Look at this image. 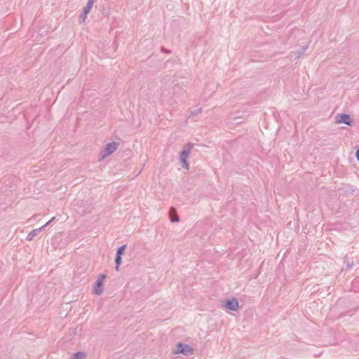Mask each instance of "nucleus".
Returning a JSON list of instances; mask_svg holds the SVG:
<instances>
[{
  "instance_id": "39448f33",
  "label": "nucleus",
  "mask_w": 359,
  "mask_h": 359,
  "mask_svg": "<svg viewBox=\"0 0 359 359\" xmlns=\"http://www.w3.org/2000/svg\"><path fill=\"white\" fill-rule=\"evenodd\" d=\"M194 144L189 142L183 146V149L180 153V158H187L190 154L191 149L194 147Z\"/></svg>"
},
{
  "instance_id": "aec40b11",
  "label": "nucleus",
  "mask_w": 359,
  "mask_h": 359,
  "mask_svg": "<svg viewBox=\"0 0 359 359\" xmlns=\"http://www.w3.org/2000/svg\"><path fill=\"white\" fill-rule=\"evenodd\" d=\"M44 228H45V226H43L39 228L38 229H40V232H41L44 229Z\"/></svg>"
},
{
  "instance_id": "20e7f679",
  "label": "nucleus",
  "mask_w": 359,
  "mask_h": 359,
  "mask_svg": "<svg viewBox=\"0 0 359 359\" xmlns=\"http://www.w3.org/2000/svg\"><path fill=\"white\" fill-rule=\"evenodd\" d=\"M336 123H344L348 126H351L352 123V120L351 116L346 114H339L336 116Z\"/></svg>"
},
{
  "instance_id": "9b49d317",
  "label": "nucleus",
  "mask_w": 359,
  "mask_h": 359,
  "mask_svg": "<svg viewBox=\"0 0 359 359\" xmlns=\"http://www.w3.org/2000/svg\"><path fill=\"white\" fill-rule=\"evenodd\" d=\"M86 354L84 352H76L72 359H84Z\"/></svg>"
},
{
  "instance_id": "1a4fd4ad",
  "label": "nucleus",
  "mask_w": 359,
  "mask_h": 359,
  "mask_svg": "<svg viewBox=\"0 0 359 359\" xmlns=\"http://www.w3.org/2000/svg\"><path fill=\"white\" fill-rule=\"evenodd\" d=\"M40 233V229H34L32 230L27 236V241H31L34 239L35 236H36Z\"/></svg>"
},
{
  "instance_id": "4468645a",
  "label": "nucleus",
  "mask_w": 359,
  "mask_h": 359,
  "mask_svg": "<svg viewBox=\"0 0 359 359\" xmlns=\"http://www.w3.org/2000/svg\"><path fill=\"white\" fill-rule=\"evenodd\" d=\"M182 163V167L185 169H189V163L187 161V158H180Z\"/></svg>"
},
{
  "instance_id": "ddd939ff",
  "label": "nucleus",
  "mask_w": 359,
  "mask_h": 359,
  "mask_svg": "<svg viewBox=\"0 0 359 359\" xmlns=\"http://www.w3.org/2000/svg\"><path fill=\"white\" fill-rule=\"evenodd\" d=\"M126 248V245H123L119 247L117 250L116 255L118 256H122L125 252Z\"/></svg>"
},
{
  "instance_id": "f8f14e48",
  "label": "nucleus",
  "mask_w": 359,
  "mask_h": 359,
  "mask_svg": "<svg viewBox=\"0 0 359 359\" xmlns=\"http://www.w3.org/2000/svg\"><path fill=\"white\" fill-rule=\"evenodd\" d=\"M121 262H122L121 256H118V255H116V258H115L116 266H115V269H116V271L119 270V266L121 265Z\"/></svg>"
},
{
  "instance_id": "f3484780",
  "label": "nucleus",
  "mask_w": 359,
  "mask_h": 359,
  "mask_svg": "<svg viewBox=\"0 0 359 359\" xmlns=\"http://www.w3.org/2000/svg\"><path fill=\"white\" fill-rule=\"evenodd\" d=\"M86 16L87 15H83V11L82 13L80 15V18L82 20V22H83L85 20V19L86 18Z\"/></svg>"
},
{
  "instance_id": "423d86ee",
  "label": "nucleus",
  "mask_w": 359,
  "mask_h": 359,
  "mask_svg": "<svg viewBox=\"0 0 359 359\" xmlns=\"http://www.w3.org/2000/svg\"><path fill=\"white\" fill-rule=\"evenodd\" d=\"M225 306L231 311H237L238 309V301L236 298L227 299L225 302Z\"/></svg>"
},
{
  "instance_id": "dca6fc26",
  "label": "nucleus",
  "mask_w": 359,
  "mask_h": 359,
  "mask_svg": "<svg viewBox=\"0 0 359 359\" xmlns=\"http://www.w3.org/2000/svg\"><path fill=\"white\" fill-rule=\"evenodd\" d=\"M55 217H53L50 220H49L48 222H46L43 226H45V227L48 226V225H50V224L53 221L55 220Z\"/></svg>"
},
{
  "instance_id": "6ab92c4d",
  "label": "nucleus",
  "mask_w": 359,
  "mask_h": 359,
  "mask_svg": "<svg viewBox=\"0 0 359 359\" xmlns=\"http://www.w3.org/2000/svg\"><path fill=\"white\" fill-rule=\"evenodd\" d=\"M356 157H357L358 161H359V148L358 149V150L356 151Z\"/></svg>"
},
{
  "instance_id": "7ed1b4c3",
  "label": "nucleus",
  "mask_w": 359,
  "mask_h": 359,
  "mask_svg": "<svg viewBox=\"0 0 359 359\" xmlns=\"http://www.w3.org/2000/svg\"><path fill=\"white\" fill-rule=\"evenodd\" d=\"M118 145L119 143L117 142H113L107 144L102 151V158H104L114 153L117 149Z\"/></svg>"
},
{
  "instance_id": "2eb2a0df",
  "label": "nucleus",
  "mask_w": 359,
  "mask_h": 359,
  "mask_svg": "<svg viewBox=\"0 0 359 359\" xmlns=\"http://www.w3.org/2000/svg\"><path fill=\"white\" fill-rule=\"evenodd\" d=\"M182 163V167L185 169H189V163L187 161V158H180Z\"/></svg>"
},
{
  "instance_id": "f03ea898",
  "label": "nucleus",
  "mask_w": 359,
  "mask_h": 359,
  "mask_svg": "<svg viewBox=\"0 0 359 359\" xmlns=\"http://www.w3.org/2000/svg\"><path fill=\"white\" fill-rule=\"evenodd\" d=\"M106 278L104 273L99 274L97 279L94 285V292L96 294L100 295L104 291L103 281Z\"/></svg>"
},
{
  "instance_id": "0eeeda50",
  "label": "nucleus",
  "mask_w": 359,
  "mask_h": 359,
  "mask_svg": "<svg viewBox=\"0 0 359 359\" xmlns=\"http://www.w3.org/2000/svg\"><path fill=\"white\" fill-rule=\"evenodd\" d=\"M170 219L172 222H177L180 221L179 216L174 208H171L169 212Z\"/></svg>"
},
{
  "instance_id": "6e6552de",
  "label": "nucleus",
  "mask_w": 359,
  "mask_h": 359,
  "mask_svg": "<svg viewBox=\"0 0 359 359\" xmlns=\"http://www.w3.org/2000/svg\"><path fill=\"white\" fill-rule=\"evenodd\" d=\"M95 0H88L86 6L83 8V15H87L93 8Z\"/></svg>"
},
{
  "instance_id": "f257e3e1",
  "label": "nucleus",
  "mask_w": 359,
  "mask_h": 359,
  "mask_svg": "<svg viewBox=\"0 0 359 359\" xmlns=\"http://www.w3.org/2000/svg\"><path fill=\"white\" fill-rule=\"evenodd\" d=\"M194 351L192 347L189 346L188 344H184L182 342H180L177 344L176 346V350L175 351V353H182L184 355H191L194 353Z\"/></svg>"
},
{
  "instance_id": "9d476101",
  "label": "nucleus",
  "mask_w": 359,
  "mask_h": 359,
  "mask_svg": "<svg viewBox=\"0 0 359 359\" xmlns=\"http://www.w3.org/2000/svg\"><path fill=\"white\" fill-rule=\"evenodd\" d=\"M201 112H202V108H198L197 109L191 111L188 118H191L194 121H196V120L194 119V116L198 114H201Z\"/></svg>"
},
{
  "instance_id": "a211bd4d",
  "label": "nucleus",
  "mask_w": 359,
  "mask_h": 359,
  "mask_svg": "<svg viewBox=\"0 0 359 359\" xmlns=\"http://www.w3.org/2000/svg\"><path fill=\"white\" fill-rule=\"evenodd\" d=\"M161 50H162V52L166 53H170V51L166 50L164 47H161Z\"/></svg>"
}]
</instances>
